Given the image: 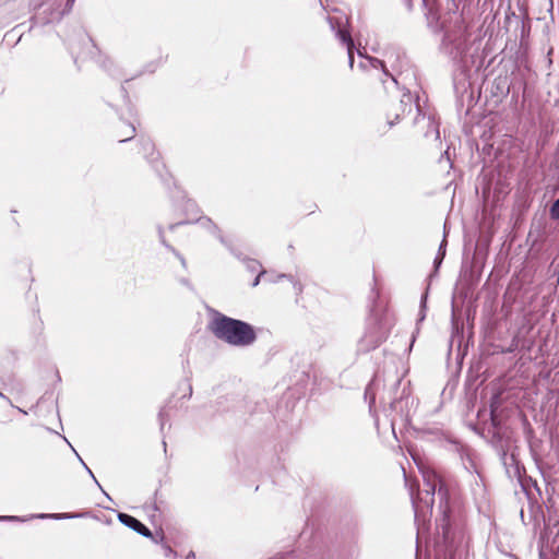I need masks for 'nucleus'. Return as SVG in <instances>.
Masks as SVG:
<instances>
[{
    "label": "nucleus",
    "instance_id": "obj_2",
    "mask_svg": "<svg viewBox=\"0 0 559 559\" xmlns=\"http://www.w3.org/2000/svg\"><path fill=\"white\" fill-rule=\"evenodd\" d=\"M118 519L122 524L132 528L133 531L138 532L139 534H141L145 537H151L150 530L145 525H143L140 521H138L135 518L128 515L126 513H119Z\"/></svg>",
    "mask_w": 559,
    "mask_h": 559
},
{
    "label": "nucleus",
    "instance_id": "obj_6",
    "mask_svg": "<svg viewBox=\"0 0 559 559\" xmlns=\"http://www.w3.org/2000/svg\"><path fill=\"white\" fill-rule=\"evenodd\" d=\"M428 486H429V492L433 493L435 491V485L430 484V480L428 479Z\"/></svg>",
    "mask_w": 559,
    "mask_h": 559
},
{
    "label": "nucleus",
    "instance_id": "obj_3",
    "mask_svg": "<svg viewBox=\"0 0 559 559\" xmlns=\"http://www.w3.org/2000/svg\"><path fill=\"white\" fill-rule=\"evenodd\" d=\"M341 39L347 45L350 66H353V41L345 32H340Z\"/></svg>",
    "mask_w": 559,
    "mask_h": 559
},
{
    "label": "nucleus",
    "instance_id": "obj_1",
    "mask_svg": "<svg viewBox=\"0 0 559 559\" xmlns=\"http://www.w3.org/2000/svg\"><path fill=\"white\" fill-rule=\"evenodd\" d=\"M213 333L229 344L245 346L253 342L254 332L245 322L222 317L212 322Z\"/></svg>",
    "mask_w": 559,
    "mask_h": 559
},
{
    "label": "nucleus",
    "instance_id": "obj_4",
    "mask_svg": "<svg viewBox=\"0 0 559 559\" xmlns=\"http://www.w3.org/2000/svg\"><path fill=\"white\" fill-rule=\"evenodd\" d=\"M550 213L554 218H559V199L552 204Z\"/></svg>",
    "mask_w": 559,
    "mask_h": 559
},
{
    "label": "nucleus",
    "instance_id": "obj_5",
    "mask_svg": "<svg viewBox=\"0 0 559 559\" xmlns=\"http://www.w3.org/2000/svg\"><path fill=\"white\" fill-rule=\"evenodd\" d=\"M2 520H9V521H14V520H19L17 516H0V521Z\"/></svg>",
    "mask_w": 559,
    "mask_h": 559
},
{
    "label": "nucleus",
    "instance_id": "obj_7",
    "mask_svg": "<svg viewBox=\"0 0 559 559\" xmlns=\"http://www.w3.org/2000/svg\"><path fill=\"white\" fill-rule=\"evenodd\" d=\"M259 277L254 281L253 285H258Z\"/></svg>",
    "mask_w": 559,
    "mask_h": 559
}]
</instances>
